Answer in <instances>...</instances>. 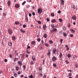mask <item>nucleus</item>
Segmentation results:
<instances>
[{"label": "nucleus", "mask_w": 78, "mask_h": 78, "mask_svg": "<svg viewBox=\"0 0 78 78\" xmlns=\"http://www.w3.org/2000/svg\"><path fill=\"white\" fill-rule=\"evenodd\" d=\"M72 19L74 20H76V16L75 15L73 16H72Z\"/></svg>", "instance_id": "0eeeda50"}, {"label": "nucleus", "mask_w": 78, "mask_h": 78, "mask_svg": "<svg viewBox=\"0 0 78 78\" xmlns=\"http://www.w3.org/2000/svg\"><path fill=\"white\" fill-rule=\"evenodd\" d=\"M28 56H29V55L26 54V56H25V58H28Z\"/></svg>", "instance_id": "37998d69"}, {"label": "nucleus", "mask_w": 78, "mask_h": 78, "mask_svg": "<svg viewBox=\"0 0 78 78\" xmlns=\"http://www.w3.org/2000/svg\"><path fill=\"white\" fill-rule=\"evenodd\" d=\"M46 20H47V22H49V21H50V19H49L48 18H47L46 19Z\"/></svg>", "instance_id": "8fccbe9b"}, {"label": "nucleus", "mask_w": 78, "mask_h": 78, "mask_svg": "<svg viewBox=\"0 0 78 78\" xmlns=\"http://www.w3.org/2000/svg\"><path fill=\"white\" fill-rule=\"evenodd\" d=\"M56 31H57V29L54 28L51 31V32L52 33H54V32H56Z\"/></svg>", "instance_id": "7ed1b4c3"}, {"label": "nucleus", "mask_w": 78, "mask_h": 78, "mask_svg": "<svg viewBox=\"0 0 78 78\" xmlns=\"http://www.w3.org/2000/svg\"><path fill=\"white\" fill-rule=\"evenodd\" d=\"M61 12V11H60V10L58 11V14H60Z\"/></svg>", "instance_id": "338daca9"}, {"label": "nucleus", "mask_w": 78, "mask_h": 78, "mask_svg": "<svg viewBox=\"0 0 78 78\" xmlns=\"http://www.w3.org/2000/svg\"><path fill=\"white\" fill-rule=\"evenodd\" d=\"M15 23L16 24V25H19V22L17 21H16Z\"/></svg>", "instance_id": "f704fd0d"}, {"label": "nucleus", "mask_w": 78, "mask_h": 78, "mask_svg": "<svg viewBox=\"0 0 78 78\" xmlns=\"http://www.w3.org/2000/svg\"><path fill=\"white\" fill-rule=\"evenodd\" d=\"M44 37H45V38H47V34H45L44 35Z\"/></svg>", "instance_id": "bb28decb"}, {"label": "nucleus", "mask_w": 78, "mask_h": 78, "mask_svg": "<svg viewBox=\"0 0 78 78\" xmlns=\"http://www.w3.org/2000/svg\"><path fill=\"white\" fill-rule=\"evenodd\" d=\"M27 27V26L25 24L23 25V28H25Z\"/></svg>", "instance_id": "3c124183"}, {"label": "nucleus", "mask_w": 78, "mask_h": 78, "mask_svg": "<svg viewBox=\"0 0 78 78\" xmlns=\"http://www.w3.org/2000/svg\"><path fill=\"white\" fill-rule=\"evenodd\" d=\"M53 67H56V66H57L56 64H55V63H54L53 64Z\"/></svg>", "instance_id": "ea45409f"}, {"label": "nucleus", "mask_w": 78, "mask_h": 78, "mask_svg": "<svg viewBox=\"0 0 78 78\" xmlns=\"http://www.w3.org/2000/svg\"><path fill=\"white\" fill-rule=\"evenodd\" d=\"M28 78H34L33 76V75H31L28 76Z\"/></svg>", "instance_id": "393cba45"}, {"label": "nucleus", "mask_w": 78, "mask_h": 78, "mask_svg": "<svg viewBox=\"0 0 78 78\" xmlns=\"http://www.w3.org/2000/svg\"><path fill=\"white\" fill-rule=\"evenodd\" d=\"M50 54H51V51H50V49H48V53H47V55L48 56H50Z\"/></svg>", "instance_id": "39448f33"}, {"label": "nucleus", "mask_w": 78, "mask_h": 78, "mask_svg": "<svg viewBox=\"0 0 78 78\" xmlns=\"http://www.w3.org/2000/svg\"><path fill=\"white\" fill-rule=\"evenodd\" d=\"M25 20L26 21V22L27 23L28 22V17L26 16L25 17Z\"/></svg>", "instance_id": "2eb2a0df"}, {"label": "nucleus", "mask_w": 78, "mask_h": 78, "mask_svg": "<svg viewBox=\"0 0 78 78\" xmlns=\"http://www.w3.org/2000/svg\"><path fill=\"white\" fill-rule=\"evenodd\" d=\"M15 7L16 8H19L20 7V5L18 4H16L15 5Z\"/></svg>", "instance_id": "9d476101"}, {"label": "nucleus", "mask_w": 78, "mask_h": 78, "mask_svg": "<svg viewBox=\"0 0 78 78\" xmlns=\"http://www.w3.org/2000/svg\"><path fill=\"white\" fill-rule=\"evenodd\" d=\"M43 78H46V75H44V76Z\"/></svg>", "instance_id": "0e129e2a"}, {"label": "nucleus", "mask_w": 78, "mask_h": 78, "mask_svg": "<svg viewBox=\"0 0 78 78\" xmlns=\"http://www.w3.org/2000/svg\"><path fill=\"white\" fill-rule=\"evenodd\" d=\"M67 56L68 58H70L71 57V55L70 54H68L67 55Z\"/></svg>", "instance_id": "e433bc0d"}, {"label": "nucleus", "mask_w": 78, "mask_h": 78, "mask_svg": "<svg viewBox=\"0 0 78 78\" xmlns=\"http://www.w3.org/2000/svg\"><path fill=\"white\" fill-rule=\"evenodd\" d=\"M51 16L52 17H54V16H55V14L53 13H52L51 14Z\"/></svg>", "instance_id": "72a5a7b5"}, {"label": "nucleus", "mask_w": 78, "mask_h": 78, "mask_svg": "<svg viewBox=\"0 0 78 78\" xmlns=\"http://www.w3.org/2000/svg\"><path fill=\"white\" fill-rule=\"evenodd\" d=\"M37 13H38V14H41L42 12V9H37Z\"/></svg>", "instance_id": "f257e3e1"}, {"label": "nucleus", "mask_w": 78, "mask_h": 78, "mask_svg": "<svg viewBox=\"0 0 78 78\" xmlns=\"http://www.w3.org/2000/svg\"><path fill=\"white\" fill-rule=\"evenodd\" d=\"M9 57H10V58H12V55L10 54V55H9Z\"/></svg>", "instance_id": "e2e57ef3"}, {"label": "nucleus", "mask_w": 78, "mask_h": 78, "mask_svg": "<svg viewBox=\"0 0 78 78\" xmlns=\"http://www.w3.org/2000/svg\"><path fill=\"white\" fill-rule=\"evenodd\" d=\"M26 3V1H24L22 3V5H25V4Z\"/></svg>", "instance_id": "c03bdc74"}, {"label": "nucleus", "mask_w": 78, "mask_h": 78, "mask_svg": "<svg viewBox=\"0 0 78 78\" xmlns=\"http://www.w3.org/2000/svg\"><path fill=\"white\" fill-rule=\"evenodd\" d=\"M23 70H25L26 69V66L23 65Z\"/></svg>", "instance_id": "a878e982"}, {"label": "nucleus", "mask_w": 78, "mask_h": 78, "mask_svg": "<svg viewBox=\"0 0 78 78\" xmlns=\"http://www.w3.org/2000/svg\"><path fill=\"white\" fill-rule=\"evenodd\" d=\"M30 64H31V65H33V64H34V62L33 61H31V62H30Z\"/></svg>", "instance_id": "b1692460"}, {"label": "nucleus", "mask_w": 78, "mask_h": 78, "mask_svg": "<svg viewBox=\"0 0 78 78\" xmlns=\"http://www.w3.org/2000/svg\"><path fill=\"white\" fill-rule=\"evenodd\" d=\"M29 17H31V13H29Z\"/></svg>", "instance_id": "13d9d810"}, {"label": "nucleus", "mask_w": 78, "mask_h": 78, "mask_svg": "<svg viewBox=\"0 0 78 78\" xmlns=\"http://www.w3.org/2000/svg\"><path fill=\"white\" fill-rule=\"evenodd\" d=\"M57 59V58L55 56H53L52 58V61H53L55 62V61H56V60Z\"/></svg>", "instance_id": "f03ea898"}, {"label": "nucleus", "mask_w": 78, "mask_h": 78, "mask_svg": "<svg viewBox=\"0 0 78 78\" xmlns=\"http://www.w3.org/2000/svg\"><path fill=\"white\" fill-rule=\"evenodd\" d=\"M72 76V73H69V74L68 76Z\"/></svg>", "instance_id": "a18cd8bd"}, {"label": "nucleus", "mask_w": 78, "mask_h": 78, "mask_svg": "<svg viewBox=\"0 0 78 78\" xmlns=\"http://www.w3.org/2000/svg\"><path fill=\"white\" fill-rule=\"evenodd\" d=\"M57 51L56 49L55 48H53V50H52V53L53 54H55L56 53V52Z\"/></svg>", "instance_id": "423d86ee"}, {"label": "nucleus", "mask_w": 78, "mask_h": 78, "mask_svg": "<svg viewBox=\"0 0 78 78\" xmlns=\"http://www.w3.org/2000/svg\"><path fill=\"white\" fill-rule=\"evenodd\" d=\"M18 63L20 66H22V62L21 61H19L18 62Z\"/></svg>", "instance_id": "9b49d317"}, {"label": "nucleus", "mask_w": 78, "mask_h": 78, "mask_svg": "<svg viewBox=\"0 0 78 78\" xmlns=\"http://www.w3.org/2000/svg\"><path fill=\"white\" fill-rule=\"evenodd\" d=\"M63 36L65 37H67V34L65 32H63Z\"/></svg>", "instance_id": "6ab92c4d"}, {"label": "nucleus", "mask_w": 78, "mask_h": 78, "mask_svg": "<svg viewBox=\"0 0 78 78\" xmlns=\"http://www.w3.org/2000/svg\"><path fill=\"white\" fill-rule=\"evenodd\" d=\"M59 20L60 22H62V19H61V18L59 19Z\"/></svg>", "instance_id": "de8ad7c7"}, {"label": "nucleus", "mask_w": 78, "mask_h": 78, "mask_svg": "<svg viewBox=\"0 0 78 78\" xmlns=\"http://www.w3.org/2000/svg\"><path fill=\"white\" fill-rule=\"evenodd\" d=\"M70 31L72 33H75V30L73 29H70Z\"/></svg>", "instance_id": "a211bd4d"}, {"label": "nucleus", "mask_w": 78, "mask_h": 78, "mask_svg": "<svg viewBox=\"0 0 78 78\" xmlns=\"http://www.w3.org/2000/svg\"><path fill=\"white\" fill-rule=\"evenodd\" d=\"M41 44H44V41H43V40H41Z\"/></svg>", "instance_id": "bf43d9fd"}, {"label": "nucleus", "mask_w": 78, "mask_h": 78, "mask_svg": "<svg viewBox=\"0 0 78 78\" xmlns=\"http://www.w3.org/2000/svg\"><path fill=\"white\" fill-rule=\"evenodd\" d=\"M32 15H33V16H34L35 15V13H34V12H33Z\"/></svg>", "instance_id": "052dcab7"}, {"label": "nucleus", "mask_w": 78, "mask_h": 78, "mask_svg": "<svg viewBox=\"0 0 78 78\" xmlns=\"http://www.w3.org/2000/svg\"><path fill=\"white\" fill-rule=\"evenodd\" d=\"M42 68L40 67L39 68V70L40 72H42Z\"/></svg>", "instance_id": "4c0bfd02"}, {"label": "nucleus", "mask_w": 78, "mask_h": 78, "mask_svg": "<svg viewBox=\"0 0 78 78\" xmlns=\"http://www.w3.org/2000/svg\"><path fill=\"white\" fill-rule=\"evenodd\" d=\"M65 62H66V64H69V62L67 60H65Z\"/></svg>", "instance_id": "5701e85b"}, {"label": "nucleus", "mask_w": 78, "mask_h": 78, "mask_svg": "<svg viewBox=\"0 0 78 78\" xmlns=\"http://www.w3.org/2000/svg\"><path fill=\"white\" fill-rule=\"evenodd\" d=\"M45 45L46 46V47H49V44H45Z\"/></svg>", "instance_id": "79ce46f5"}, {"label": "nucleus", "mask_w": 78, "mask_h": 78, "mask_svg": "<svg viewBox=\"0 0 78 78\" xmlns=\"http://www.w3.org/2000/svg\"><path fill=\"white\" fill-rule=\"evenodd\" d=\"M8 44L9 46H11L12 45V42L9 41L8 43Z\"/></svg>", "instance_id": "4468645a"}, {"label": "nucleus", "mask_w": 78, "mask_h": 78, "mask_svg": "<svg viewBox=\"0 0 78 78\" xmlns=\"http://www.w3.org/2000/svg\"><path fill=\"white\" fill-rule=\"evenodd\" d=\"M20 31L21 32H22V33H25V31L23 30L22 29H21L20 30Z\"/></svg>", "instance_id": "c85d7f7f"}, {"label": "nucleus", "mask_w": 78, "mask_h": 78, "mask_svg": "<svg viewBox=\"0 0 78 78\" xmlns=\"http://www.w3.org/2000/svg\"><path fill=\"white\" fill-rule=\"evenodd\" d=\"M37 41H38V42H40V41H41V39L39 38H38L37 39Z\"/></svg>", "instance_id": "58836bf2"}, {"label": "nucleus", "mask_w": 78, "mask_h": 78, "mask_svg": "<svg viewBox=\"0 0 78 78\" xmlns=\"http://www.w3.org/2000/svg\"><path fill=\"white\" fill-rule=\"evenodd\" d=\"M70 37H73V35L72 34H70Z\"/></svg>", "instance_id": "864d4df0"}, {"label": "nucleus", "mask_w": 78, "mask_h": 78, "mask_svg": "<svg viewBox=\"0 0 78 78\" xmlns=\"http://www.w3.org/2000/svg\"><path fill=\"white\" fill-rule=\"evenodd\" d=\"M13 60L14 62H16V61H17L18 60H19V58H15Z\"/></svg>", "instance_id": "aec40b11"}, {"label": "nucleus", "mask_w": 78, "mask_h": 78, "mask_svg": "<svg viewBox=\"0 0 78 78\" xmlns=\"http://www.w3.org/2000/svg\"><path fill=\"white\" fill-rule=\"evenodd\" d=\"M46 28H47V26H46V24H44L43 26V30H46Z\"/></svg>", "instance_id": "1a4fd4ad"}, {"label": "nucleus", "mask_w": 78, "mask_h": 78, "mask_svg": "<svg viewBox=\"0 0 78 78\" xmlns=\"http://www.w3.org/2000/svg\"><path fill=\"white\" fill-rule=\"evenodd\" d=\"M75 78H78V75H76Z\"/></svg>", "instance_id": "680f3d73"}, {"label": "nucleus", "mask_w": 78, "mask_h": 78, "mask_svg": "<svg viewBox=\"0 0 78 78\" xmlns=\"http://www.w3.org/2000/svg\"><path fill=\"white\" fill-rule=\"evenodd\" d=\"M26 52L28 53V54H30V53H31V52L29 51H28V50H27Z\"/></svg>", "instance_id": "7c9ffc66"}, {"label": "nucleus", "mask_w": 78, "mask_h": 78, "mask_svg": "<svg viewBox=\"0 0 78 78\" xmlns=\"http://www.w3.org/2000/svg\"><path fill=\"white\" fill-rule=\"evenodd\" d=\"M31 44L34 45L36 44V42L35 41H32L31 42Z\"/></svg>", "instance_id": "f3484780"}, {"label": "nucleus", "mask_w": 78, "mask_h": 78, "mask_svg": "<svg viewBox=\"0 0 78 78\" xmlns=\"http://www.w3.org/2000/svg\"><path fill=\"white\" fill-rule=\"evenodd\" d=\"M18 75L20 74V71H19V72L18 73Z\"/></svg>", "instance_id": "774afa93"}, {"label": "nucleus", "mask_w": 78, "mask_h": 78, "mask_svg": "<svg viewBox=\"0 0 78 78\" xmlns=\"http://www.w3.org/2000/svg\"><path fill=\"white\" fill-rule=\"evenodd\" d=\"M16 71H18L19 70V68L18 66H16Z\"/></svg>", "instance_id": "4be33fe9"}, {"label": "nucleus", "mask_w": 78, "mask_h": 78, "mask_svg": "<svg viewBox=\"0 0 78 78\" xmlns=\"http://www.w3.org/2000/svg\"><path fill=\"white\" fill-rule=\"evenodd\" d=\"M51 27L52 28H55V26H54V24H51Z\"/></svg>", "instance_id": "c9c22d12"}, {"label": "nucleus", "mask_w": 78, "mask_h": 78, "mask_svg": "<svg viewBox=\"0 0 78 78\" xmlns=\"http://www.w3.org/2000/svg\"><path fill=\"white\" fill-rule=\"evenodd\" d=\"M64 0H61L60 3L62 6H64Z\"/></svg>", "instance_id": "20e7f679"}, {"label": "nucleus", "mask_w": 78, "mask_h": 78, "mask_svg": "<svg viewBox=\"0 0 78 78\" xmlns=\"http://www.w3.org/2000/svg\"><path fill=\"white\" fill-rule=\"evenodd\" d=\"M63 29L65 31H66V30L67 28H66V27L65 26H63L62 27Z\"/></svg>", "instance_id": "412c9836"}, {"label": "nucleus", "mask_w": 78, "mask_h": 78, "mask_svg": "<svg viewBox=\"0 0 78 78\" xmlns=\"http://www.w3.org/2000/svg\"><path fill=\"white\" fill-rule=\"evenodd\" d=\"M12 39L13 41H14L16 39V37H15V36H13L12 37Z\"/></svg>", "instance_id": "cd10ccee"}, {"label": "nucleus", "mask_w": 78, "mask_h": 78, "mask_svg": "<svg viewBox=\"0 0 78 78\" xmlns=\"http://www.w3.org/2000/svg\"><path fill=\"white\" fill-rule=\"evenodd\" d=\"M75 68H78V66L77 64H76L74 66Z\"/></svg>", "instance_id": "473e14b6"}, {"label": "nucleus", "mask_w": 78, "mask_h": 78, "mask_svg": "<svg viewBox=\"0 0 78 78\" xmlns=\"http://www.w3.org/2000/svg\"><path fill=\"white\" fill-rule=\"evenodd\" d=\"M9 33V34H12V31L10 29H9L8 30Z\"/></svg>", "instance_id": "6e6552de"}, {"label": "nucleus", "mask_w": 78, "mask_h": 78, "mask_svg": "<svg viewBox=\"0 0 78 78\" xmlns=\"http://www.w3.org/2000/svg\"><path fill=\"white\" fill-rule=\"evenodd\" d=\"M14 76H15L16 77H17V74H14Z\"/></svg>", "instance_id": "4d7b16f0"}, {"label": "nucleus", "mask_w": 78, "mask_h": 78, "mask_svg": "<svg viewBox=\"0 0 78 78\" xmlns=\"http://www.w3.org/2000/svg\"><path fill=\"white\" fill-rule=\"evenodd\" d=\"M49 42L50 44H52L53 42V41H52L50 40L49 41Z\"/></svg>", "instance_id": "49530a36"}, {"label": "nucleus", "mask_w": 78, "mask_h": 78, "mask_svg": "<svg viewBox=\"0 0 78 78\" xmlns=\"http://www.w3.org/2000/svg\"><path fill=\"white\" fill-rule=\"evenodd\" d=\"M27 48V49H30V48H31V47L30 46H28Z\"/></svg>", "instance_id": "09e8293b"}, {"label": "nucleus", "mask_w": 78, "mask_h": 78, "mask_svg": "<svg viewBox=\"0 0 78 78\" xmlns=\"http://www.w3.org/2000/svg\"><path fill=\"white\" fill-rule=\"evenodd\" d=\"M52 23H55V22H56V20L55 19H53L52 20Z\"/></svg>", "instance_id": "2f4dec72"}, {"label": "nucleus", "mask_w": 78, "mask_h": 78, "mask_svg": "<svg viewBox=\"0 0 78 78\" xmlns=\"http://www.w3.org/2000/svg\"><path fill=\"white\" fill-rule=\"evenodd\" d=\"M4 61L5 62H7L8 60L7 59H5Z\"/></svg>", "instance_id": "6e6d98bb"}, {"label": "nucleus", "mask_w": 78, "mask_h": 78, "mask_svg": "<svg viewBox=\"0 0 78 78\" xmlns=\"http://www.w3.org/2000/svg\"><path fill=\"white\" fill-rule=\"evenodd\" d=\"M37 22H38V23L39 24H40V25H41V22L40 21H37Z\"/></svg>", "instance_id": "a19ab883"}, {"label": "nucleus", "mask_w": 78, "mask_h": 78, "mask_svg": "<svg viewBox=\"0 0 78 78\" xmlns=\"http://www.w3.org/2000/svg\"><path fill=\"white\" fill-rule=\"evenodd\" d=\"M63 40H62V39H60V41H61V43H62V41H63Z\"/></svg>", "instance_id": "5fc2aeb1"}, {"label": "nucleus", "mask_w": 78, "mask_h": 78, "mask_svg": "<svg viewBox=\"0 0 78 78\" xmlns=\"http://www.w3.org/2000/svg\"><path fill=\"white\" fill-rule=\"evenodd\" d=\"M3 15L4 16H6V13H3Z\"/></svg>", "instance_id": "603ef678"}, {"label": "nucleus", "mask_w": 78, "mask_h": 78, "mask_svg": "<svg viewBox=\"0 0 78 78\" xmlns=\"http://www.w3.org/2000/svg\"><path fill=\"white\" fill-rule=\"evenodd\" d=\"M59 58H62V54L61 52H60L59 55Z\"/></svg>", "instance_id": "f8f14e48"}, {"label": "nucleus", "mask_w": 78, "mask_h": 78, "mask_svg": "<svg viewBox=\"0 0 78 78\" xmlns=\"http://www.w3.org/2000/svg\"><path fill=\"white\" fill-rule=\"evenodd\" d=\"M7 5L8 6H10L11 5V1H9L7 2Z\"/></svg>", "instance_id": "dca6fc26"}, {"label": "nucleus", "mask_w": 78, "mask_h": 78, "mask_svg": "<svg viewBox=\"0 0 78 78\" xmlns=\"http://www.w3.org/2000/svg\"><path fill=\"white\" fill-rule=\"evenodd\" d=\"M39 75L40 76H41L43 75L42 74V73H40Z\"/></svg>", "instance_id": "69168bd1"}, {"label": "nucleus", "mask_w": 78, "mask_h": 78, "mask_svg": "<svg viewBox=\"0 0 78 78\" xmlns=\"http://www.w3.org/2000/svg\"><path fill=\"white\" fill-rule=\"evenodd\" d=\"M15 55H18V53H17V51H16L15 52Z\"/></svg>", "instance_id": "c756f323"}, {"label": "nucleus", "mask_w": 78, "mask_h": 78, "mask_svg": "<svg viewBox=\"0 0 78 78\" xmlns=\"http://www.w3.org/2000/svg\"><path fill=\"white\" fill-rule=\"evenodd\" d=\"M32 59L34 61H36V58H35V57L33 55L32 56Z\"/></svg>", "instance_id": "ddd939ff"}]
</instances>
